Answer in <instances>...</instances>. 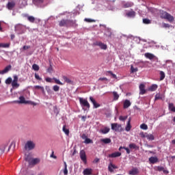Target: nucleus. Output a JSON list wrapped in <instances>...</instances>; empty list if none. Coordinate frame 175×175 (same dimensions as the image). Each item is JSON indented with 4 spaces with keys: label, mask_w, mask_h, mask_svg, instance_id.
Returning <instances> with one entry per match:
<instances>
[{
    "label": "nucleus",
    "mask_w": 175,
    "mask_h": 175,
    "mask_svg": "<svg viewBox=\"0 0 175 175\" xmlns=\"http://www.w3.org/2000/svg\"><path fill=\"white\" fill-rule=\"evenodd\" d=\"M160 17L164 20H167L169 23H173V21H174V16H172L166 11H160Z\"/></svg>",
    "instance_id": "f257e3e1"
},
{
    "label": "nucleus",
    "mask_w": 175,
    "mask_h": 175,
    "mask_svg": "<svg viewBox=\"0 0 175 175\" xmlns=\"http://www.w3.org/2000/svg\"><path fill=\"white\" fill-rule=\"evenodd\" d=\"M35 147H36V144L33 141L29 140L25 144L26 151H32V150H35Z\"/></svg>",
    "instance_id": "f03ea898"
},
{
    "label": "nucleus",
    "mask_w": 175,
    "mask_h": 175,
    "mask_svg": "<svg viewBox=\"0 0 175 175\" xmlns=\"http://www.w3.org/2000/svg\"><path fill=\"white\" fill-rule=\"evenodd\" d=\"M79 103L82 107H87V109H90V107H91L90 103H88V100L85 98H79Z\"/></svg>",
    "instance_id": "7ed1b4c3"
},
{
    "label": "nucleus",
    "mask_w": 175,
    "mask_h": 175,
    "mask_svg": "<svg viewBox=\"0 0 175 175\" xmlns=\"http://www.w3.org/2000/svg\"><path fill=\"white\" fill-rule=\"evenodd\" d=\"M112 131H115V132H120L122 131V126L121 124H118L117 123H112L111 124Z\"/></svg>",
    "instance_id": "20e7f679"
},
{
    "label": "nucleus",
    "mask_w": 175,
    "mask_h": 175,
    "mask_svg": "<svg viewBox=\"0 0 175 175\" xmlns=\"http://www.w3.org/2000/svg\"><path fill=\"white\" fill-rule=\"evenodd\" d=\"M18 77H17V75H14V79L12 82V85L13 88H18L20 87V84H18Z\"/></svg>",
    "instance_id": "39448f33"
},
{
    "label": "nucleus",
    "mask_w": 175,
    "mask_h": 175,
    "mask_svg": "<svg viewBox=\"0 0 175 175\" xmlns=\"http://www.w3.org/2000/svg\"><path fill=\"white\" fill-rule=\"evenodd\" d=\"M80 158L83 163H87V155L85 154V151H84V150L80 151Z\"/></svg>",
    "instance_id": "423d86ee"
},
{
    "label": "nucleus",
    "mask_w": 175,
    "mask_h": 175,
    "mask_svg": "<svg viewBox=\"0 0 175 175\" xmlns=\"http://www.w3.org/2000/svg\"><path fill=\"white\" fill-rule=\"evenodd\" d=\"M89 99L90 102H92L94 109H98V107H100V104L96 103V100H94V97L90 96Z\"/></svg>",
    "instance_id": "0eeeda50"
},
{
    "label": "nucleus",
    "mask_w": 175,
    "mask_h": 175,
    "mask_svg": "<svg viewBox=\"0 0 175 175\" xmlns=\"http://www.w3.org/2000/svg\"><path fill=\"white\" fill-rule=\"evenodd\" d=\"M147 91L146 90V85L143 83L139 85V95H144Z\"/></svg>",
    "instance_id": "6e6552de"
},
{
    "label": "nucleus",
    "mask_w": 175,
    "mask_h": 175,
    "mask_svg": "<svg viewBox=\"0 0 175 175\" xmlns=\"http://www.w3.org/2000/svg\"><path fill=\"white\" fill-rule=\"evenodd\" d=\"M114 169H118V167L113 164V163H110L108 165L109 172H110V173H113L114 172Z\"/></svg>",
    "instance_id": "1a4fd4ad"
},
{
    "label": "nucleus",
    "mask_w": 175,
    "mask_h": 175,
    "mask_svg": "<svg viewBox=\"0 0 175 175\" xmlns=\"http://www.w3.org/2000/svg\"><path fill=\"white\" fill-rule=\"evenodd\" d=\"M12 69V65L7 66L3 70H0V75H5Z\"/></svg>",
    "instance_id": "9d476101"
},
{
    "label": "nucleus",
    "mask_w": 175,
    "mask_h": 175,
    "mask_svg": "<svg viewBox=\"0 0 175 175\" xmlns=\"http://www.w3.org/2000/svg\"><path fill=\"white\" fill-rule=\"evenodd\" d=\"M96 46H98L102 50H106L107 49V45L101 42H97Z\"/></svg>",
    "instance_id": "9b49d317"
},
{
    "label": "nucleus",
    "mask_w": 175,
    "mask_h": 175,
    "mask_svg": "<svg viewBox=\"0 0 175 175\" xmlns=\"http://www.w3.org/2000/svg\"><path fill=\"white\" fill-rule=\"evenodd\" d=\"M59 27H68V19H62L59 22Z\"/></svg>",
    "instance_id": "f8f14e48"
},
{
    "label": "nucleus",
    "mask_w": 175,
    "mask_h": 175,
    "mask_svg": "<svg viewBox=\"0 0 175 175\" xmlns=\"http://www.w3.org/2000/svg\"><path fill=\"white\" fill-rule=\"evenodd\" d=\"M129 174L130 175L139 174V170L137 167L133 168L129 172Z\"/></svg>",
    "instance_id": "ddd939ff"
},
{
    "label": "nucleus",
    "mask_w": 175,
    "mask_h": 175,
    "mask_svg": "<svg viewBox=\"0 0 175 175\" xmlns=\"http://www.w3.org/2000/svg\"><path fill=\"white\" fill-rule=\"evenodd\" d=\"M118 157H121V152H115L113 153L109 154V158H117Z\"/></svg>",
    "instance_id": "4468645a"
},
{
    "label": "nucleus",
    "mask_w": 175,
    "mask_h": 175,
    "mask_svg": "<svg viewBox=\"0 0 175 175\" xmlns=\"http://www.w3.org/2000/svg\"><path fill=\"white\" fill-rule=\"evenodd\" d=\"M159 159H158V157H151L150 158H149V162L152 165H154V163H157Z\"/></svg>",
    "instance_id": "2eb2a0df"
},
{
    "label": "nucleus",
    "mask_w": 175,
    "mask_h": 175,
    "mask_svg": "<svg viewBox=\"0 0 175 175\" xmlns=\"http://www.w3.org/2000/svg\"><path fill=\"white\" fill-rule=\"evenodd\" d=\"M76 27V21L68 19L67 27Z\"/></svg>",
    "instance_id": "dca6fc26"
},
{
    "label": "nucleus",
    "mask_w": 175,
    "mask_h": 175,
    "mask_svg": "<svg viewBox=\"0 0 175 175\" xmlns=\"http://www.w3.org/2000/svg\"><path fill=\"white\" fill-rule=\"evenodd\" d=\"M100 133H103V135H106L107 133H109L110 132V128L109 127H104L103 129L100 130Z\"/></svg>",
    "instance_id": "f3484780"
},
{
    "label": "nucleus",
    "mask_w": 175,
    "mask_h": 175,
    "mask_svg": "<svg viewBox=\"0 0 175 175\" xmlns=\"http://www.w3.org/2000/svg\"><path fill=\"white\" fill-rule=\"evenodd\" d=\"M14 6H16V3L14 2H8L7 4V8L8 9V10H12L13 9V8H14Z\"/></svg>",
    "instance_id": "a211bd4d"
},
{
    "label": "nucleus",
    "mask_w": 175,
    "mask_h": 175,
    "mask_svg": "<svg viewBox=\"0 0 175 175\" xmlns=\"http://www.w3.org/2000/svg\"><path fill=\"white\" fill-rule=\"evenodd\" d=\"M40 162V159L36 158V159H31V161L30 162L29 165H38Z\"/></svg>",
    "instance_id": "6ab92c4d"
},
{
    "label": "nucleus",
    "mask_w": 175,
    "mask_h": 175,
    "mask_svg": "<svg viewBox=\"0 0 175 175\" xmlns=\"http://www.w3.org/2000/svg\"><path fill=\"white\" fill-rule=\"evenodd\" d=\"M131 129L132 126L131 125V118H129L125 128V131H126V132H129V131H131Z\"/></svg>",
    "instance_id": "aec40b11"
},
{
    "label": "nucleus",
    "mask_w": 175,
    "mask_h": 175,
    "mask_svg": "<svg viewBox=\"0 0 175 175\" xmlns=\"http://www.w3.org/2000/svg\"><path fill=\"white\" fill-rule=\"evenodd\" d=\"M131 103L129 100H125L123 104L124 109H128L131 106Z\"/></svg>",
    "instance_id": "412c9836"
},
{
    "label": "nucleus",
    "mask_w": 175,
    "mask_h": 175,
    "mask_svg": "<svg viewBox=\"0 0 175 175\" xmlns=\"http://www.w3.org/2000/svg\"><path fill=\"white\" fill-rule=\"evenodd\" d=\"M84 175H92V169L86 168L83 170Z\"/></svg>",
    "instance_id": "4be33fe9"
},
{
    "label": "nucleus",
    "mask_w": 175,
    "mask_h": 175,
    "mask_svg": "<svg viewBox=\"0 0 175 175\" xmlns=\"http://www.w3.org/2000/svg\"><path fill=\"white\" fill-rule=\"evenodd\" d=\"M145 57L146 58H148V59H154V58H155V55L150 53H145Z\"/></svg>",
    "instance_id": "5701e85b"
},
{
    "label": "nucleus",
    "mask_w": 175,
    "mask_h": 175,
    "mask_svg": "<svg viewBox=\"0 0 175 175\" xmlns=\"http://www.w3.org/2000/svg\"><path fill=\"white\" fill-rule=\"evenodd\" d=\"M126 16H127V17H135L136 12H135V11H130L126 14Z\"/></svg>",
    "instance_id": "b1692460"
},
{
    "label": "nucleus",
    "mask_w": 175,
    "mask_h": 175,
    "mask_svg": "<svg viewBox=\"0 0 175 175\" xmlns=\"http://www.w3.org/2000/svg\"><path fill=\"white\" fill-rule=\"evenodd\" d=\"M168 109L169 110H170V111H173V113H175V107H174V104L173 103H169L168 105Z\"/></svg>",
    "instance_id": "393cba45"
},
{
    "label": "nucleus",
    "mask_w": 175,
    "mask_h": 175,
    "mask_svg": "<svg viewBox=\"0 0 175 175\" xmlns=\"http://www.w3.org/2000/svg\"><path fill=\"white\" fill-rule=\"evenodd\" d=\"M157 88H158V85H157V84H153V85H152L149 88V91H152V92L157 91Z\"/></svg>",
    "instance_id": "a878e982"
},
{
    "label": "nucleus",
    "mask_w": 175,
    "mask_h": 175,
    "mask_svg": "<svg viewBox=\"0 0 175 175\" xmlns=\"http://www.w3.org/2000/svg\"><path fill=\"white\" fill-rule=\"evenodd\" d=\"M16 103H27V101H25V98L24 96H20L19 97V101H16Z\"/></svg>",
    "instance_id": "bb28decb"
},
{
    "label": "nucleus",
    "mask_w": 175,
    "mask_h": 175,
    "mask_svg": "<svg viewBox=\"0 0 175 175\" xmlns=\"http://www.w3.org/2000/svg\"><path fill=\"white\" fill-rule=\"evenodd\" d=\"M101 142L105 144H109V143H111V139L110 138H105L102 139Z\"/></svg>",
    "instance_id": "cd10ccee"
},
{
    "label": "nucleus",
    "mask_w": 175,
    "mask_h": 175,
    "mask_svg": "<svg viewBox=\"0 0 175 175\" xmlns=\"http://www.w3.org/2000/svg\"><path fill=\"white\" fill-rule=\"evenodd\" d=\"M63 80H64L65 83H67L68 84H72V80L68 78L66 76L62 77Z\"/></svg>",
    "instance_id": "c85d7f7f"
},
{
    "label": "nucleus",
    "mask_w": 175,
    "mask_h": 175,
    "mask_svg": "<svg viewBox=\"0 0 175 175\" xmlns=\"http://www.w3.org/2000/svg\"><path fill=\"white\" fill-rule=\"evenodd\" d=\"M0 47H2L3 49H9V47H10V43H0Z\"/></svg>",
    "instance_id": "c756f323"
},
{
    "label": "nucleus",
    "mask_w": 175,
    "mask_h": 175,
    "mask_svg": "<svg viewBox=\"0 0 175 175\" xmlns=\"http://www.w3.org/2000/svg\"><path fill=\"white\" fill-rule=\"evenodd\" d=\"M112 94L113 96V100H118V98H120L118 93H117V92H113Z\"/></svg>",
    "instance_id": "7c9ffc66"
},
{
    "label": "nucleus",
    "mask_w": 175,
    "mask_h": 175,
    "mask_svg": "<svg viewBox=\"0 0 175 175\" xmlns=\"http://www.w3.org/2000/svg\"><path fill=\"white\" fill-rule=\"evenodd\" d=\"M25 161H26V162L31 163V161H32V157H31V155L27 154L25 157Z\"/></svg>",
    "instance_id": "2f4dec72"
},
{
    "label": "nucleus",
    "mask_w": 175,
    "mask_h": 175,
    "mask_svg": "<svg viewBox=\"0 0 175 175\" xmlns=\"http://www.w3.org/2000/svg\"><path fill=\"white\" fill-rule=\"evenodd\" d=\"M8 146H9V144L5 143L1 146L0 150H1L2 152H5V150H6Z\"/></svg>",
    "instance_id": "473e14b6"
},
{
    "label": "nucleus",
    "mask_w": 175,
    "mask_h": 175,
    "mask_svg": "<svg viewBox=\"0 0 175 175\" xmlns=\"http://www.w3.org/2000/svg\"><path fill=\"white\" fill-rule=\"evenodd\" d=\"M53 80H54L55 84H58L59 85H64V83L59 81V79H57V78L54 77L53 78Z\"/></svg>",
    "instance_id": "72a5a7b5"
},
{
    "label": "nucleus",
    "mask_w": 175,
    "mask_h": 175,
    "mask_svg": "<svg viewBox=\"0 0 175 175\" xmlns=\"http://www.w3.org/2000/svg\"><path fill=\"white\" fill-rule=\"evenodd\" d=\"M146 139H148V140H154L155 139V137H154V135L152 134H147L146 135Z\"/></svg>",
    "instance_id": "f704fd0d"
},
{
    "label": "nucleus",
    "mask_w": 175,
    "mask_h": 175,
    "mask_svg": "<svg viewBox=\"0 0 175 175\" xmlns=\"http://www.w3.org/2000/svg\"><path fill=\"white\" fill-rule=\"evenodd\" d=\"M63 132H64V133L67 135V136H69V129H66V126L64 125L63 126Z\"/></svg>",
    "instance_id": "c9c22d12"
},
{
    "label": "nucleus",
    "mask_w": 175,
    "mask_h": 175,
    "mask_svg": "<svg viewBox=\"0 0 175 175\" xmlns=\"http://www.w3.org/2000/svg\"><path fill=\"white\" fill-rule=\"evenodd\" d=\"M44 0H33V3L34 5H39L40 3H43Z\"/></svg>",
    "instance_id": "e433bc0d"
},
{
    "label": "nucleus",
    "mask_w": 175,
    "mask_h": 175,
    "mask_svg": "<svg viewBox=\"0 0 175 175\" xmlns=\"http://www.w3.org/2000/svg\"><path fill=\"white\" fill-rule=\"evenodd\" d=\"M140 128H141V129H143L144 131H147V129H148V126H147V124L144 123L140 125Z\"/></svg>",
    "instance_id": "4c0bfd02"
},
{
    "label": "nucleus",
    "mask_w": 175,
    "mask_h": 175,
    "mask_svg": "<svg viewBox=\"0 0 175 175\" xmlns=\"http://www.w3.org/2000/svg\"><path fill=\"white\" fill-rule=\"evenodd\" d=\"M35 90H41L42 92H44V88L40 85H36L34 86Z\"/></svg>",
    "instance_id": "58836bf2"
},
{
    "label": "nucleus",
    "mask_w": 175,
    "mask_h": 175,
    "mask_svg": "<svg viewBox=\"0 0 175 175\" xmlns=\"http://www.w3.org/2000/svg\"><path fill=\"white\" fill-rule=\"evenodd\" d=\"M165 75L163 71H160V80L162 81L165 79Z\"/></svg>",
    "instance_id": "ea45409f"
},
{
    "label": "nucleus",
    "mask_w": 175,
    "mask_h": 175,
    "mask_svg": "<svg viewBox=\"0 0 175 175\" xmlns=\"http://www.w3.org/2000/svg\"><path fill=\"white\" fill-rule=\"evenodd\" d=\"M123 6H124V8H131V6H133V3H125Z\"/></svg>",
    "instance_id": "a19ab883"
},
{
    "label": "nucleus",
    "mask_w": 175,
    "mask_h": 175,
    "mask_svg": "<svg viewBox=\"0 0 175 175\" xmlns=\"http://www.w3.org/2000/svg\"><path fill=\"white\" fill-rule=\"evenodd\" d=\"M84 143H85V144H92L93 142H92V139H90V138H86L85 139V142Z\"/></svg>",
    "instance_id": "79ce46f5"
},
{
    "label": "nucleus",
    "mask_w": 175,
    "mask_h": 175,
    "mask_svg": "<svg viewBox=\"0 0 175 175\" xmlns=\"http://www.w3.org/2000/svg\"><path fill=\"white\" fill-rule=\"evenodd\" d=\"M53 90L55 91V92H58V91H59V86L55 85L53 87Z\"/></svg>",
    "instance_id": "37998d69"
},
{
    "label": "nucleus",
    "mask_w": 175,
    "mask_h": 175,
    "mask_svg": "<svg viewBox=\"0 0 175 175\" xmlns=\"http://www.w3.org/2000/svg\"><path fill=\"white\" fill-rule=\"evenodd\" d=\"M27 20H28L30 23H35V17H33V16H28V17H27Z\"/></svg>",
    "instance_id": "c03bdc74"
},
{
    "label": "nucleus",
    "mask_w": 175,
    "mask_h": 175,
    "mask_svg": "<svg viewBox=\"0 0 175 175\" xmlns=\"http://www.w3.org/2000/svg\"><path fill=\"white\" fill-rule=\"evenodd\" d=\"M165 169V167L162 166H158L155 167V170H157V172H163V170Z\"/></svg>",
    "instance_id": "a18cd8bd"
},
{
    "label": "nucleus",
    "mask_w": 175,
    "mask_h": 175,
    "mask_svg": "<svg viewBox=\"0 0 175 175\" xmlns=\"http://www.w3.org/2000/svg\"><path fill=\"white\" fill-rule=\"evenodd\" d=\"M144 24H151V21L148 18H144L143 19Z\"/></svg>",
    "instance_id": "49530a36"
},
{
    "label": "nucleus",
    "mask_w": 175,
    "mask_h": 175,
    "mask_svg": "<svg viewBox=\"0 0 175 175\" xmlns=\"http://www.w3.org/2000/svg\"><path fill=\"white\" fill-rule=\"evenodd\" d=\"M32 68L33 69V70H36V71L39 70V66L36 64H33Z\"/></svg>",
    "instance_id": "de8ad7c7"
},
{
    "label": "nucleus",
    "mask_w": 175,
    "mask_h": 175,
    "mask_svg": "<svg viewBox=\"0 0 175 175\" xmlns=\"http://www.w3.org/2000/svg\"><path fill=\"white\" fill-rule=\"evenodd\" d=\"M12 78L9 77L5 80V84H12Z\"/></svg>",
    "instance_id": "09e8293b"
},
{
    "label": "nucleus",
    "mask_w": 175,
    "mask_h": 175,
    "mask_svg": "<svg viewBox=\"0 0 175 175\" xmlns=\"http://www.w3.org/2000/svg\"><path fill=\"white\" fill-rule=\"evenodd\" d=\"M131 73H135V72H137L138 69H137V68H134L133 66H131Z\"/></svg>",
    "instance_id": "8fccbe9b"
},
{
    "label": "nucleus",
    "mask_w": 175,
    "mask_h": 175,
    "mask_svg": "<svg viewBox=\"0 0 175 175\" xmlns=\"http://www.w3.org/2000/svg\"><path fill=\"white\" fill-rule=\"evenodd\" d=\"M129 148L136 149V148H137V146H136L135 144H130Z\"/></svg>",
    "instance_id": "3c124183"
},
{
    "label": "nucleus",
    "mask_w": 175,
    "mask_h": 175,
    "mask_svg": "<svg viewBox=\"0 0 175 175\" xmlns=\"http://www.w3.org/2000/svg\"><path fill=\"white\" fill-rule=\"evenodd\" d=\"M47 72L49 73H51L53 72V66L51 65V63H50V66L49 68L47 69Z\"/></svg>",
    "instance_id": "603ef678"
},
{
    "label": "nucleus",
    "mask_w": 175,
    "mask_h": 175,
    "mask_svg": "<svg viewBox=\"0 0 175 175\" xmlns=\"http://www.w3.org/2000/svg\"><path fill=\"white\" fill-rule=\"evenodd\" d=\"M107 73H109L111 76H112L113 79H117V75L116 74L113 73L111 71H107Z\"/></svg>",
    "instance_id": "864d4df0"
},
{
    "label": "nucleus",
    "mask_w": 175,
    "mask_h": 175,
    "mask_svg": "<svg viewBox=\"0 0 175 175\" xmlns=\"http://www.w3.org/2000/svg\"><path fill=\"white\" fill-rule=\"evenodd\" d=\"M127 118H128L127 116H120L119 120L120 121H125L126 120H127Z\"/></svg>",
    "instance_id": "5fc2aeb1"
},
{
    "label": "nucleus",
    "mask_w": 175,
    "mask_h": 175,
    "mask_svg": "<svg viewBox=\"0 0 175 175\" xmlns=\"http://www.w3.org/2000/svg\"><path fill=\"white\" fill-rule=\"evenodd\" d=\"M85 21L87 23H95V20L91 18H85Z\"/></svg>",
    "instance_id": "6e6d98bb"
},
{
    "label": "nucleus",
    "mask_w": 175,
    "mask_h": 175,
    "mask_svg": "<svg viewBox=\"0 0 175 175\" xmlns=\"http://www.w3.org/2000/svg\"><path fill=\"white\" fill-rule=\"evenodd\" d=\"M147 133H144V132H141L140 133H139V135L141 136V137H147Z\"/></svg>",
    "instance_id": "4d7b16f0"
},
{
    "label": "nucleus",
    "mask_w": 175,
    "mask_h": 175,
    "mask_svg": "<svg viewBox=\"0 0 175 175\" xmlns=\"http://www.w3.org/2000/svg\"><path fill=\"white\" fill-rule=\"evenodd\" d=\"M159 99H162V97H161V95H160V94H157L155 95V100H159Z\"/></svg>",
    "instance_id": "13d9d810"
},
{
    "label": "nucleus",
    "mask_w": 175,
    "mask_h": 175,
    "mask_svg": "<svg viewBox=\"0 0 175 175\" xmlns=\"http://www.w3.org/2000/svg\"><path fill=\"white\" fill-rule=\"evenodd\" d=\"M107 78H106V77H101V78H99L98 79V81H107Z\"/></svg>",
    "instance_id": "bf43d9fd"
},
{
    "label": "nucleus",
    "mask_w": 175,
    "mask_h": 175,
    "mask_svg": "<svg viewBox=\"0 0 175 175\" xmlns=\"http://www.w3.org/2000/svg\"><path fill=\"white\" fill-rule=\"evenodd\" d=\"M45 80L47 83H53V79L50 77H46Z\"/></svg>",
    "instance_id": "052dcab7"
},
{
    "label": "nucleus",
    "mask_w": 175,
    "mask_h": 175,
    "mask_svg": "<svg viewBox=\"0 0 175 175\" xmlns=\"http://www.w3.org/2000/svg\"><path fill=\"white\" fill-rule=\"evenodd\" d=\"M163 28H170V25H169L168 23H163Z\"/></svg>",
    "instance_id": "680f3d73"
},
{
    "label": "nucleus",
    "mask_w": 175,
    "mask_h": 175,
    "mask_svg": "<svg viewBox=\"0 0 175 175\" xmlns=\"http://www.w3.org/2000/svg\"><path fill=\"white\" fill-rule=\"evenodd\" d=\"M35 79H36V80H42L39 75H38L37 73L35 74Z\"/></svg>",
    "instance_id": "e2e57ef3"
},
{
    "label": "nucleus",
    "mask_w": 175,
    "mask_h": 175,
    "mask_svg": "<svg viewBox=\"0 0 175 175\" xmlns=\"http://www.w3.org/2000/svg\"><path fill=\"white\" fill-rule=\"evenodd\" d=\"M16 146V143H14V142H11L10 146L8 147V151H10V148H12V146Z\"/></svg>",
    "instance_id": "0e129e2a"
},
{
    "label": "nucleus",
    "mask_w": 175,
    "mask_h": 175,
    "mask_svg": "<svg viewBox=\"0 0 175 175\" xmlns=\"http://www.w3.org/2000/svg\"><path fill=\"white\" fill-rule=\"evenodd\" d=\"M124 150L126 151L127 154H131V150H129V148L124 147Z\"/></svg>",
    "instance_id": "69168bd1"
},
{
    "label": "nucleus",
    "mask_w": 175,
    "mask_h": 175,
    "mask_svg": "<svg viewBox=\"0 0 175 175\" xmlns=\"http://www.w3.org/2000/svg\"><path fill=\"white\" fill-rule=\"evenodd\" d=\"M82 139L83 140H85L88 137H87V135L85 134H83L82 136H81Z\"/></svg>",
    "instance_id": "338daca9"
},
{
    "label": "nucleus",
    "mask_w": 175,
    "mask_h": 175,
    "mask_svg": "<svg viewBox=\"0 0 175 175\" xmlns=\"http://www.w3.org/2000/svg\"><path fill=\"white\" fill-rule=\"evenodd\" d=\"M64 174L68 175V168H64Z\"/></svg>",
    "instance_id": "774afa93"
}]
</instances>
